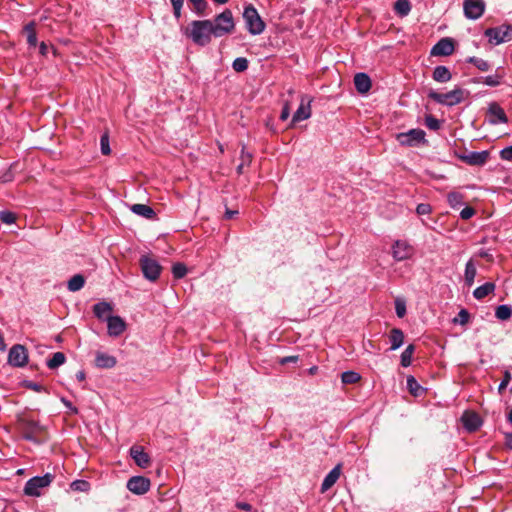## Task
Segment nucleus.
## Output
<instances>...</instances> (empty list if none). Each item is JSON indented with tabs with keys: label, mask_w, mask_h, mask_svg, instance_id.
<instances>
[{
	"label": "nucleus",
	"mask_w": 512,
	"mask_h": 512,
	"mask_svg": "<svg viewBox=\"0 0 512 512\" xmlns=\"http://www.w3.org/2000/svg\"><path fill=\"white\" fill-rule=\"evenodd\" d=\"M39 52L41 55L46 56L48 53V46L45 42H41L39 45Z\"/></svg>",
	"instance_id": "nucleus-61"
},
{
	"label": "nucleus",
	"mask_w": 512,
	"mask_h": 512,
	"mask_svg": "<svg viewBox=\"0 0 512 512\" xmlns=\"http://www.w3.org/2000/svg\"><path fill=\"white\" fill-rule=\"evenodd\" d=\"M470 314L466 309H461L458 315L453 319L454 324L465 325L468 323Z\"/></svg>",
	"instance_id": "nucleus-45"
},
{
	"label": "nucleus",
	"mask_w": 512,
	"mask_h": 512,
	"mask_svg": "<svg viewBox=\"0 0 512 512\" xmlns=\"http://www.w3.org/2000/svg\"><path fill=\"white\" fill-rule=\"evenodd\" d=\"M235 506L245 512H257V510L251 504L246 502H236Z\"/></svg>",
	"instance_id": "nucleus-53"
},
{
	"label": "nucleus",
	"mask_w": 512,
	"mask_h": 512,
	"mask_svg": "<svg viewBox=\"0 0 512 512\" xmlns=\"http://www.w3.org/2000/svg\"><path fill=\"white\" fill-rule=\"evenodd\" d=\"M395 310L396 314L399 318H402L406 314V305L401 300H396L395 302Z\"/></svg>",
	"instance_id": "nucleus-51"
},
{
	"label": "nucleus",
	"mask_w": 512,
	"mask_h": 512,
	"mask_svg": "<svg viewBox=\"0 0 512 512\" xmlns=\"http://www.w3.org/2000/svg\"><path fill=\"white\" fill-rule=\"evenodd\" d=\"M504 78V72L501 68L496 69L493 75H488L485 77H481L478 82H482L490 87H497L502 84V80Z\"/></svg>",
	"instance_id": "nucleus-25"
},
{
	"label": "nucleus",
	"mask_w": 512,
	"mask_h": 512,
	"mask_svg": "<svg viewBox=\"0 0 512 512\" xmlns=\"http://www.w3.org/2000/svg\"><path fill=\"white\" fill-rule=\"evenodd\" d=\"M26 387L36 392L45 391V388L41 384L35 382H28Z\"/></svg>",
	"instance_id": "nucleus-58"
},
{
	"label": "nucleus",
	"mask_w": 512,
	"mask_h": 512,
	"mask_svg": "<svg viewBox=\"0 0 512 512\" xmlns=\"http://www.w3.org/2000/svg\"><path fill=\"white\" fill-rule=\"evenodd\" d=\"M235 27L231 10L225 9L212 21L213 36L218 38L230 34Z\"/></svg>",
	"instance_id": "nucleus-3"
},
{
	"label": "nucleus",
	"mask_w": 512,
	"mask_h": 512,
	"mask_svg": "<svg viewBox=\"0 0 512 512\" xmlns=\"http://www.w3.org/2000/svg\"><path fill=\"white\" fill-rule=\"evenodd\" d=\"M477 274L476 266L474 262L470 259L465 265V282L468 286H472Z\"/></svg>",
	"instance_id": "nucleus-31"
},
{
	"label": "nucleus",
	"mask_w": 512,
	"mask_h": 512,
	"mask_svg": "<svg viewBox=\"0 0 512 512\" xmlns=\"http://www.w3.org/2000/svg\"><path fill=\"white\" fill-rule=\"evenodd\" d=\"M454 52V42L451 38L440 39L431 49L433 56H449Z\"/></svg>",
	"instance_id": "nucleus-16"
},
{
	"label": "nucleus",
	"mask_w": 512,
	"mask_h": 512,
	"mask_svg": "<svg viewBox=\"0 0 512 512\" xmlns=\"http://www.w3.org/2000/svg\"><path fill=\"white\" fill-rule=\"evenodd\" d=\"M415 351L414 345H408L405 350L401 353V365L403 367H408L411 365L412 355Z\"/></svg>",
	"instance_id": "nucleus-38"
},
{
	"label": "nucleus",
	"mask_w": 512,
	"mask_h": 512,
	"mask_svg": "<svg viewBox=\"0 0 512 512\" xmlns=\"http://www.w3.org/2000/svg\"><path fill=\"white\" fill-rule=\"evenodd\" d=\"M354 85L360 94H365L371 89V79L366 73H357L354 76Z\"/></svg>",
	"instance_id": "nucleus-22"
},
{
	"label": "nucleus",
	"mask_w": 512,
	"mask_h": 512,
	"mask_svg": "<svg viewBox=\"0 0 512 512\" xmlns=\"http://www.w3.org/2000/svg\"><path fill=\"white\" fill-rule=\"evenodd\" d=\"M360 379V374L354 371H345L341 375V380L344 384H354L357 383Z\"/></svg>",
	"instance_id": "nucleus-41"
},
{
	"label": "nucleus",
	"mask_w": 512,
	"mask_h": 512,
	"mask_svg": "<svg viewBox=\"0 0 512 512\" xmlns=\"http://www.w3.org/2000/svg\"><path fill=\"white\" fill-rule=\"evenodd\" d=\"M463 195L459 192H450L447 196V201L452 208H458L463 204Z\"/></svg>",
	"instance_id": "nucleus-40"
},
{
	"label": "nucleus",
	"mask_w": 512,
	"mask_h": 512,
	"mask_svg": "<svg viewBox=\"0 0 512 512\" xmlns=\"http://www.w3.org/2000/svg\"><path fill=\"white\" fill-rule=\"evenodd\" d=\"M85 377H86V375H85V372H84L83 370H80V371H78V372L76 373V379H77L78 381H80V382H81V381H84V380H85Z\"/></svg>",
	"instance_id": "nucleus-63"
},
{
	"label": "nucleus",
	"mask_w": 512,
	"mask_h": 512,
	"mask_svg": "<svg viewBox=\"0 0 512 512\" xmlns=\"http://www.w3.org/2000/svg\"><path fill=\"white\" fill-rule=\"evenodd\" d=\"M407 389L413 396H419L423 392L422 386L417 382L414 376L407 377Z\"/></svg>",
	"instance_id": "nucleus-36"
},
{
	"label": "nucleus",
	"mask_w": 512,
	"mask_h": 512,
	"mask_svg": "<svg viewBox=\"0 0 512 512\" xmlns=\"http://www.w3.org/2000/svg\"><path fill=\"white\" fill-rule=\"evenodd\" d=\"M432 211V207L430 204L427 203H420L416 207V213L418 215H427L430 214Z\"/></svg>",
	"instance_id": "nucleus-50"
},
{
	"label": "nucleus",
	"mask_w": 512,
	"mask_h": 512,
	"mask_svg": "<svg viewBox=\"0 0 512 512\" xmlns=\"http://www.w3.org/2000/svg\"><path fill=\"white\" fill-rule=\"evenodd\" d=\"M452 74L446 66H436L433 71V79L439 83H446L450 81Z\"/></svg>",
	"instance_id": "nucleus-27"
},
{
	"label": "nucleus",
	"mask_w": 512,
	"mask_h": 512,
	"mask_svg": "<svg viewBox=\"0 0 512 512\" xmlns=\"http://www.w3.org/2000/svg\"><path fill=\"white\" fill-rule=\"evenodd\" d=\"M469 96V91L456 87L447 93H439L435 90L428 92V97L438 104L445 106H454L463 102Z\"/></svg>",
	"instance_id": "nucleus-2"
},
{
	"label": "nucleus",
	"mask_w": 512,
	"mask_h": 512,
	"mask_svg": "<svg viewBox=\"0 0 512 512\" xmlns=\"http://www.w3.org/2000/svg\"><path fill=\"white\" fill-rule=\"evenodd\" d=\"M61 402H62V403H63L67 408H69L73 413H75V414H76V413L78 412V411H77V409H76L75 407H73L72 403H71L69 400H67L66 398H64V397H63V398H61Z\"/></svg>",
	"instance_id": "nucleus-59"
},
{
	"label": "nucleus",
	"mask_w": 512,
	"mask_h": 512,
	"mask_svg": "<svg viewBox=\"0 0 512 512\" xmlns=\"http://www.w3.org/2000/svg\"><path fill=\"white\" fill-rule=\"evenodd\" d=\"M237 214H238V211H237V210H230V209H226L225 214H224V217H225V219H232V218H233V217H235Z\"/></svg>",
	"instance_id": "nucleus-60"
},
{
	"label": "nucleus",
	"mask_w": 512,
	"mask_h": 512,
	"mask_svg": "<svg viewBox=\"0 0 512 512\" xmlns=\"http://www.w3.org/2000/svg\"><path fill=\"white\" fill-rule=\"evenodd\" d=\"M510 381H511V374L509 371H505L504 378L502 379V381L498 387L499 391L505 389Z\"/></svg>",
	"instance_id": "nucleus-56"
},
{
	"label": "nucleus",
	"mask_w": 512,
	"mask_h": 512,
	"mask_svg": "<svg viewBox=\"0 0 512 512\" xmlns=\"http://www.w3.org/2000/svg\"><path fill=\"white\" fill-rule=\"evenodd\" d=\"M84 284L85 278L81 274H76L69 279L67 288L71 292H76L81 290L84 287Z\"/></svg>",
	"instance_id": "nucleus-30"
},
{
	"label": "nucleus",
	"mask_w": 512,
	"mask_h": 512,
	"mask_svg": "<svg viewBox=\"0 0 512 512\" xmlns=\"http://www.w3.org/2000/svg\"><path fill=\"white\" fill-rule=\"evenodd\" d=\"M298 360V356H288L281 359V364H286L288 362H296Z\"/></svg>",
	"instance_id": "nucleus-62"
},
{
	"label": "nucleus",
	"mask_w": 512,
	"mask_h": 512,
	"mask_svg": "<svg viewBox=\"0 0 512 512\" xmlns=\"http://www.w3.org/2000/svg\"><path fill=\"white\" fill-rule=\"evenodd\" d=\"M73 490L86 491L89 487V483L84 480H77L71 484Z\"/></svg>",
	"instance_id": "nucleus-52"
},
{
	"label": "nucleus",
	"mask_w": 512,
	"mask_h": 512,
	"mask_svg": "<svg viewBox=\"0 0 512 512\" xmlns=\"http://www.w3.org/2000/svg\"><path fill=\"white\" fill-rule=\"evenodd\" d=\"M112 310H113V306L106 301H100L93 306L94 315L99 320H102V321H106V318L108 316H111L110 313L112 312Z\"/></svg>",
	"instance_id": "nucleus-24"
},
{
	"label": "nucleus",
	"mask_w": 512,
	"mask_h": 512,
	"mask_svg": "<svg viewBox=\"0 0 512 512\" xmlns=\"http://www.w3.org/2000/svg\"><path fill=\"white\" fill-rule=\"evenodd\" d=\"M467 62L473 64L477 69L483 72L488 71L490 69V64L486 60L479 57H469L467 59Z\"/></svg>",
	"instance_id": "nucleus-39"
},
{
	"label": "nucleus",
	"mask_w": 512,
	"mask_h": 512,
	"mask_svg": "<svg viewBox=\"0 0 512 512\" xmlns=\"http://www.w3.org/2000/svg\"><path fill=\"white\" fill-rule=\"evenodd\" d=\"M394 10L400 17L407 16L411 11V4L409 0H397L394 4Z\"/></svg>",
	"instance_id": "nucleus-32"
},
{
	"label": "nucleus",
	"mask_w": 512,
	"mask_h": 512,
	"mask_svg": "<svg viewBox=\"0 0 512 512\" xmlns=\"http://www.w3.org/2000/svg\"><path fill=\"white\" fill-rule=\"evenodd\" d=\"M475 214V210L474 208L472 207H465L464 209H462V211L460 212V217L463 219V220H468L470 219L471 217H473Z\"/></svg>",
	"instance_id": "nucleus-54"
},
{
	"label": "nucleus",
	"mask_w": 512,
	"mask_h": 512,
	"mask_svg": "<svg viewBox=\"0 0 512 512\" xmlns=\"http://www.w3.org/2000/svg\"><path fill=\"white\" fill-rule=\"evenodd\" d=\"M15 220H16V216L14 213H12L10 211H6V210L0 211V221L1 222L11 225L15 222Z\"/></svg>",
	"instance_id": "nucleus-48"
},
{
	"label": "nucleus",
	"mask_w": 512,
	"mask_h": 512,
	"mask_svg": "<svg viewBox=\"0 0 512 512\" xmlns=\"http://www.w3.org/2000/svg\"><path fill=\"white\" fill-rule=\"evenodd\" d=\"M512 316V307L507 304H502L496 307L495 317L499 320H508Z\"/></svg>",
	"instance_id": "nucleus-34"
},
{
	"label": "nucleus",
	"mask_w": 512,
	"mask_h": 512,
	"mask_svg": "<svg viewBox=\"0 0 512 512\" xmlns=\"http://www.w3.org/2000/svg\"><path fill=\"white\" fill-rule=\"evenodd\" d=\"M66 361V356L62 352H55L50 359L47 360V366L50 369H56L63 365Z\"/></svg>",
	"instance_id": "nucleus-35"
},
{
	"label": "nucleus",
	"mask_w": 512,
	"mask_h": 512,
	"mask_svg": "<svg viewBox=\"0 0 512 512\" xmlns=\"http://www.w3.org/2000/svg\"><path fill=\"white\" fill-rule=\"evenodd\" d=\"M341 464H337L324 478L321 484V492L328 491L339 479L341 475Z\"/></svg>",
	"instance_id": "nucleus-21"
},
{
	"label": "nucleus",
	"mask_w": 512,
	"mask_h": 512,
	"mask_svg": "<svg viewBox=\"0 0 512 512\" xmlns=\"http://www.w3.org/2000/svg\"><path fill=\"white\" fill-rule=\"evenodd\" d=\"M485 36L488 37L489 42L494 45H499L504 42L512 40V26L503 24L498 27L488 28L485 31Z\"/></svg>",
	"instance_id": "nucleus-6"
},
{
	"label": "nucleus",
	"mask_w": 512,
	"mask_h": 512,
	"mask_svg": "<svg viewBox=\"0 0 512 512\" xmlns=\"http://www.w3.org/2000/svg\"><path fill=\"white\" fill-rule=\"evenodd\" d=\"M117 363L114 356L104 352H97L95 357V365L98 368L110 369L113 368Z\"/></svg>",
	"instance_id": "nucleus-23"
},
{
	"label": "nucleus",
	"mask_w": 512,
	"mask_h": 512,
	"mask_svg": "<svg viewBox=\"0 0 512 512\" xmlns=\"http://www.w3.org/2000/svg\"><path fill=\"white\" fill-rule=\"evenodd\" d=\"M290 116V106L289 103L286 102L282 108L281 114H280V120L286 121Z\"/></svg>",
	"instance_id": "nucleus-57"
},
{
	"label": "nucleus",
	"mask_w": 512,
	"mask_h": 512,
	"mask_svg": "<svg viewBox=\"0 0 512 512\" xmlns=\"http://www.w3.org/2000/svg\"><path fill=\"white\" fill-rule=\"evenodd\" d=\"M140 267L144 277L151 282H154L159 278L162 270V267L157 260L146 255H143L140 258Z\"/></svg>",
	"instance_id": "nucleus-8"
},
{
	"label": "nucleus",
	"mask_w": 512,
	"mask_h": 512,
	"mask_svg": "<svg viewBox=\"0 0 512 512\" xmlns=\"http://www.w3.org/2000/svg\"><path fill=\"white\" fill-rule=\"evenodd\" d=\"M131 211L138 216H142L150 220L156 217L155 211L146 204H134L131 206Z\"/></svg>",
	"instance_id": "nucleus-26"
},
{
	"label": "nucleus",
	"mask_w": 512,
	"mask_h": 512,
	"mask_svg": "<svg viewBox=\"0 0 512 512\" xmlns=\"http://www.w3.org/2000/svg\"><path fill=\"white\" fill-rule=\"evenodd\" d=\"M313 99L307 95L301 96V102L296 110V112L293 114L292 120H291V126H293L295 123L306 120L311 117V103Z\"/></svg>",
	"instance_id": "nucleus-13"
},
{
	"label": "nucleus",
	"mask_w": 512,
	"mask_h": 512,
	"mask_svg": "<svg viewBox=\"0 0 512 512\" xmlns=\"http://www.w3.org/2000/svg\"><path fill=\"white\" fill-rule=\"evenodd\" d=\"M5 349H6V344H5L2 333L0 332V351H4Z\"/></svg>",
	"instance_id": "nucleus-64"
},
{
	"label": "nucleus",
	"mask_w": 512,
	"mask_h": 512,
	"mask_svg": "<svg viewBox=\"0 0 512 512\" xmlns=\"http://www.w3.org/2000/svg\"><path fill=\"white\" fill-rule=\"evenodd\" d=\"M22 435L25 440L35 444H41L42 441L38 438V434L42 431V426L35 420H24L21 424Z\"/></svg>",
	"instance_id": "nucleus-9"
},
{
	"label": "nucleus",
	"mask_w": 512,
	"mask_h": 512,
	"mask_svg": "<svg viewBox=\"0 0 512 512\" xmlns=\"http://www.w3.org/2000/svg\"><path fill=\"white\" fill-rule=\"evenodd\" d=\"M248 60L244 57L236 58L232 63V68L236 72H244L248 69Z\"/></svg>",
	"instance_id": "nucleus-42"
},
{
	"label": "nucleus",
	"mask_w": 512,
	"mask_h": 512,
	"mask_svg": "<svg viewBox=\"0 0 512 512\" xmlns=\"http://www.w3.org/2000/svg\"><path fill=\"white\" fill-rule=\"evenodd\" d=\"M425 131L419 128L410 129L407 132H401L396 135L397 141L402 146L415 147L425 142Z\"/></svg>",
	"instance_id": "nucleus-7"
},
{
	"label": "nucleus",
	"mask_w": 512,
	"mask_h": 512,
	"mask_svg": "<svg viewBox=\"0 0 512 512\" xmlns=\"http://www.w3.org/2000/svg\"><path fill=\"white\" fill-rule=\"evenodd\" d=\"M24 32L27 36V43L30 47H36L37 45V35L35 31V24L34 22H30L25 25Z\"/></svg>",
	"instance_id": "nucleus-33"
},
{
	"label": "nucleus",
	"mask_w": 512,
	"mask_h": 512,
	"mask_svg": "<svg viewBox=\"0 0 512 512\" xmlns=\"http://www.w3.org/2000/svg\"><path fill=\"white\" fill-rule=\"evenodd\" d=\"M500 157L501 159L503 160H511L512 159V145L511 146H508V147H505L503 148L501 151H500Z\"/></svg>",
	"instance_id": "nucleus-55"
},
{
	"label": "nucleus",
	"mask_w": 512,
	"mask_h": 512,
	"mask_svg": "<svg viewBox=\"0 0 512 512\" xmlns=\"http://www.w3.org/2000/svg\"><path fill=\"white\" fill-rule=\"evenodd\" d=\"M28 362V353L23 345L16 344L11 347L8 354V363L14 367H23Z\"/></svg>",
	"instance_id": "nucleus-10"
},
{
	"label": "nucleus",
	"mask_w": 512,
	"mask_h": 512,
	"mask_svg": "<svg viewBox=\"0 0 512 512\" xmlns=\"http://www.w3.org/2000/svg\"><path fill=\"white\" fill-rule=\"evenodd\" d=\"M172 274L174 278L181 279L187 274V267L183 263L177 262L172 266Z\"/></svg>",
	"instance_id": "nucleus-43"
},
{
	"label": "nucleus",
	"mask_w": 512,
	"mask_h": 512,
	"mask_svg": "<svg viewBox=\"0 0 512 512\" xmlns=\"http://www.w3.org/2000/svg\"><path fill=\"white\" fill-rule=\"evenodd\" d=\"M488 158V151H474L460 156L463 162L472 166H482L487 162Z\"/></svg>",
	"instance_id": "nucleus-17"
},
{
	"label": "nucleus",
	"mask_w": 512,
	"mask_h": 512,
	"mask_svg": "<svg viewBox=\"0 0 512 512\" xmlns=\"http://www.w3.org/2000/svg\"><path fill=\"white\" fill-rule=\"evenodd\" d=\"M494 290H495V284L492 282H486L485 284L477 287L473 291V296L476 299L481 300V299L485 298L486 296H488L489 294L493 293Z\"/></svg>",
	"instance_id": "nucleus-29"
},
{
	"label": "nucleus",
	"mask_w": 512,
	"mask_h": 512,
	"mask_svg": "<svg viewBox=\"0 0 512 512\" xmlns=\"http://www.w3.org/2000/svg\"><path fill=\"white\" fill-rule=\"evenodd\" d=\"M100 147L103 155H109L111 153L109 144V134L105 132L100 138Z\"/></svg>",
	"instance_id": "nucleus-46"
},
{
	"label": "nucleus",
	"mask_w": 512,
	"mask_h": 512,
	"mask_svg": "<svg viewBox=\"0 0 512 512\" xmlns=\"http://www.w3.org/2000/svg\"><path fill=\"white\" fill-rule=\"evenodd\" d=\"M173 7V15L178 20L181 17V11L184 4V0H170Z\"/></svg>",
	"instance_id": "nucleus-49"
},
{
	"label": "nucleus",
	"mask_w": 512,
	"mask_h": 512,
	"mask_svg": "<svg viewBox=\"0 0 512 512\" xmlns=\"http://www.w3.org/2000/svg\"><path fill=\"white\" fill-rule=\"evenodd\" d=\"M488 114L490 116V123L496 125L498 123H507L508 118L505 114V111L500 105L496 102H493L488 107Z\"/></svg>",
	"instance_id": "nucleus-18"
},
{
	"label": "nucleus",
	"mask_w": 512,
	"mask_h": 512,
	"mask_svg": "<svg viewBox=\"0 0 512 512\" xmlns=\"http://www.w3.org/2000/svg\"><path fill=\"white\" fill-rule=\"evenodd\" d=\"M16 167V163H12L10 165V167L5 170L1 175H0V181L2 183H8V182H11L13 181L14 179V169Z\"/></svg>",
	"instance_id": "nucleus-44"
},
{
	"label": "nucleus",
	"mask_w": 512,
	"mask_h": 512,
	"mask_svg": "<svg viewBox=\"0 0 512 512\" xmlns=\"http://www.w3.org/2000/svg\"><path fill=\"white\" fill-rule=\"evenodd\" d=\"M463 426L466 430L474 432L482 425V420L476 413L465 412L461 418Z\"/></svg>",
	"instance_id": "nucleus-19"
},
{
	"label": "nucleus",
	"mask_w": 512,
	"mask_h": 512,
	"mask_svg": "<svg viewBox=\"0 0 512 512\" xmlns=\"http://www.w3.org/2000/svg\"><path fill=\"white\" fill-rule=\"evenodd\" d=\"M192 4L193 12L198 16H204L206 13V9L208 7V3L206 0H189Z\"/></svg>",
	"instance_id": "nucleus-37"
},
{
	"label": "nucleus",
	"mask_w": 512,
	"mask_h": 512,
	"mask_svg": "<svg viewBox=\"0 0 512 512\" xmlns=\"http://www.w3.org/2000/svg\"><path fill=\"white\" fill-rule=\"evenodd\" d=\"M243 19L248 32L252 35H259L265 30V23L252 4H248L244 7Z\"/></svg>",
	"instance_id": "nucleus-4"
},
{
	"label": "nucleus",
	"mask_w": 512,
	"mask_h": 512,
	"mask_svg": "<svg viewBox=\"0 0 512 512\" xmlns=\"http://www.w3.org/2000/svg\"><path fill=\"white\" fill-rule=\"evenodd\" d=\"M425 125L427 128L433 131H437L441 127L440 121L432 115H427L425 117Z\"/></svg>",
	"instance_id": "nucleus-47"
},
{
	"label": "nucleus",
	"mask_w": 512,
	"mask_h": 512,
	"mask_svg": "<svg viewBox=\"0 0 512 512\" xmlns=\"http://www.w3.org/2000/svg\"><path fill=\"white\" fill-rule=\"evenodd\" d=\"M463 10L466 18L476 20L483 15L485 2L483 0H464Z\"/></svg>",
	"instance_id": "nucleus-11"
},
{
	"label": "nucleus",
	"mask_w": 512,
	"mask_h": 512,
	"mask_svg": "<svg viewBox=\"0 0 512 512\" xmlns=\"http://www.w3.org/2000/svg\"><path fill=\"white\" fill-rule=\"evenodd\" d=\"M150 480L144 476H133L126 484L127 489L136 495H143L150 489Z\"/></svg>",
	"instance_id": "nucleus-14"
},
{
	"label": "nucleus",
	"mask_w": 512,
	"mask_h": 512,
	"mask_svg": "<svg viewBox=\"0 0 512 512\" xmlns=\"http://www.w3.org/2000/svg\"><path fill=\"white\" fill-rule=\"evenodd\" d=\"M106 322L107 332L111 337H118L126 330V323L120 316H108Z\"/></svg>",
	"instance_id": "nucleus-15"
},
{
	"label": "nucleus",
	"mask_w": 512,
	"mask_h": 512,
	"mask_svg": "<svg viewBox=\"0 0 512 512\" xmlns=\"http://www.w3.org/2000/svg\"><path fill=\"white\" fill-rule=\"evenodd\" d=\"M389 340L391 343V347H390L391 350H396V349L400 348L404 341V334H403L402 330H400L398 328H393L390 331Z\"/></svg>",
	"instance_id": "nucleus-28"
},
{
	"label": "nucleus",
	"mask_w": 512,
	"mask_h": 512,
	"mask_svg": "<svg viewBox=\"0 0 512 512\" xmlns=\"http://www.w3.org/2000/svg\"><path fill=\"white\" fill-rule=\"evenodd\" d=\"M52 480L53 476L49 473L43 476H35L26 482L24 493L28 496L38 497L41 495V489L48 487Z\"/></svg>",
	"instance_id": "nucleus-5"
},
{
	"label": "nucleus",
	"mask_w": 512,
	"mask_h": 512,
	"mask_svg": "<svg viewBox=\"0 0 512 512\" xmlns=\"http://www.w3.org/2000/svg\"><path fill=\"white\" fill-rule=\"evenodd\" d=\"M130 456L141 468H146L150 464L149 455L140 446H132L130 448Z\"/></svg>",
	"instance_id": "nucleus-20"
},
{
	"label": "nucleus",
	"mask_w": 512,
	"mask_h": 512,
	"mask_svg": "<svg viewBox=\"0 0 512 512\" xmlns=\"http://www.w3.org/2000/svg\"><path fill=\"white\" fill-rule=\"evenodd\" d=\"M185 35L199 46H206L213 36L211 20H194L185 29Z\"/></svg>",
	"instance_id": "nucleus-1"
},
{
	"label": "nucleus",
	"mask_w": 512,
	"mask_h": 512,
	"mask_svg": "<svg viewBox=\"0 0 512 512\" xmlns=\"http://www.w3.org/2000/svg\"><path fill=\"white\" fill-rule=\"evenodd\" d=\"M414 248L404 240H397L392 246V256L395 261H404L411 258Z\"/></svg>",
	"instance_id": "nucleus-12"
}]
</instances>
